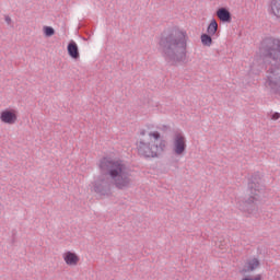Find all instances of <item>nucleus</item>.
Here are the masks:
<instances>
[{
  "label": "nucleus",
  "mask_w": 280,
  "mask_h": 280,
  "mask_svg": "<svg viewBox=\"0 0 280 280\" xmlns=\"http://www.w3.org/2000/svg\"><path fill=\"white\" fill-rule=\"evenodd\" d=\"M98 167L103 174L92 183L93 191L98 196H113V187L120 191L132 187L130 168L122 161L103 158Z\"/></svg>",
  "instance_id": "f257e3e1"
},
{
  "label": "nucleus",
  "mask_w": 280,
  "mask_h": 280,
  "mask_svg": "<svg viewBox=\"0 0 280 280\" xmlns=\"http://www.w3.org/2000/svg\"><path fill=\"white\" fill-rule=\"evenodd\" d=\"M259 56L266 67V91L272 95H280V39L264 38L259 46Z\"/></svg>",
  "instance_id": "f03ea898"
},
{
  "label": "nucleus",
  "mask_w": 280,
  "mask_h": 280,
  "mask_svg": "<svg viewBox=\"0 0 280 280\" xmlns=\"http://www.w3.org/2000/svg\"><path fill=\"white\" fill-rule=\"evenodd\" d=\"M188 42L187 31L172 27L160 35L158 49L166 62L178 65V62H187Z\"/></svg>",
  "instance_id": "7ed1b4c3"
},
{
  "label": "nucleus",
  "mask_w": 280,
  "mask_h": 280,
  "mask_svg": "<svg viewBox=\"0 0 280 280\" xmlns=\"http://www.w3.org/2000/svg\"><path fill=\"white\" fill-rule=\"evenodd\" d=\"M248 197L238 202V209L245 213H257L261 194H264V185H261V177L258 173L252 175L248 182L247 189Z\"/></svg>",
  "instance_id": "20e7f679"
},
{
  "label": "nucleus",
  "mask_w": 280,
  "mask_h": 280,
  "mask_svg": "<svg viewBox=\"0 0 280 280\" xmlns=\"http://www.w3.org/2000/svg\"><path fill=\"white\" fill-rule=\"evenodd\" d=\"M149 137H153L154 141L141 139L137 142L138 154L144 159H159V156L165 152L167 142L165 140L156 142L161 139V133L159 131L149 132Z\"/></svg>",
  "instance_id": "39448f33"
},
{
  "label": "nucleus",
  "mask_w": 280,
  "mask_h": 280,
  "mask_svg": "<svg viewBox=\"0 0 280 280\" xmlns=\"http://www.w3.org/2000/svg\"><path fill=\"white\" fill-rule=\"evenodd\" d=\"M187 150V138L183 132H175L173 137V152L177 156H183Z\"/></svg>",
  "instance_id": "423d86ee"
},
{
  "label": "nucleus",
  "mask_w": 280,
  "mask_h": 280,
  "mask_svg": "<svg viewBox=\"0 0 280 280\" xmlns=\"http://www.w3.org/2000/svg\"><path fill=\"white\" fill-rule=\"evenodd\" d=\"M0 119L3 124H16V114L13 110L10 109H5L3 112H1L0 114Z\"/></svg>",
  "instance_id": "0eeeda50"
},
{
  "label": "nucleus",
  "mask_w": 280,
  "mask_h": 280,
  "mask_svg": "<svg viewBox=\"0 0 280 280\" xmlns=\"http://www.w3.org/2000/svg\"><path fill=\"white\" fill-rule=\"evenodd\" d=\"M268 12L280 21V0H270Z\"/></svg>",
  "instance_id": "6e6552de"
},
{
  "label": "nucleus",
  "mask_w": 280,
  "mask_h": 280,
  "mask_svg": "<svg viewBox=\"0 0 280 280\" xmlns=\"http://www.w3.org/2000/svg\"><path fill=\"white\" fill-rule=\"evenodd\" d=\"M63 261H66L67 266H78L80 257L73 252H66L63 254Z\"/></svg>",
  "instance_id": "1a4fd4ad"
},
{
  "label": "nucleus",
  "mask_w": 280,
  "mask_h": 280,
  "mask_svg": "<svg viewBox=\"0 0 280 280\" xmlns=\"http://www.w3.org/2000/svg\"><path fill=\"white\" fill-rule=\"evenodd\" d=\"M217 16L222 21V23H231L232 21L231 11H229L226 8L218 9Z\"/></svg>",
  "instance_id": "9d476101"
},
{
  "label": "nucleus",
  "mask_w": 280,
  "mask_h": 280,
  "mask_svg": "<svg viewBox=\"0 0 280 280\" xmlns=\"http://www.w3.org/2000/svg\"><path fill=\"white\" fill-rule=\"evenodd\" d=\"M68 55L70 58H73V60H78V58H80V49L78 48V44L74 40H71L68 44Z\"/></svg>",
  "instance_id": "9b49d317"
},
{
  "label": "nucleus",
  "mask_w": 280,
  "mask_h": 280,
  "mask_svg": "<svg viewBox=\"0 0 280 280\" xmlns=\"http://www.w3.org/2000/svg\"><path fill=\"white\" fill-rule=\"evenodd\" d=\"M259 266H260L259 259H257V258L249 259V260H247V262L243 269V272H253V271L257 270V268H259Z\"/></svg>",
  "instance_id": "f8f14e48"
},
{
  "label": "nucleus",
  "mask_w": 280,
  "mask_h": 280,
  "mask_svg": "<svg viewBox=\"0 0 280 280\" xmlns=\"http://www.w3.org/2000/svg\"><path fill=\"white\" fill-rule=\"evenodd\" d=\"M207 32L210 36H215V33L218 32V22L215 21V19H212V21L208 25Z\"/></svg>",
  "instance_id": "ddd939ff"
},
{
  "label": "nucleus",
  "mask_w": 280,
  "mask_h": 280,
  "mask_svg": "<svg viewBox=\"0 0 280 280\" xmlns=\"http://www.w3.org/2000/svg\"><path fill=\"white\" fill-rule=\"evenodd\" d=\"M212 35L209 34H202L201 35V43L202 45H205L206 47H211V45H213V38H211Z\"/></svg>",
  "instance_id": "4468645a"
},
{
  "label": "nucleus",
  "mask_w": 280,
  "mask_h": 280,
  "mask_svg": "<svg viewBox=\"0 0 280 280\" xmlns=\"http://www.w3.org/2000/svg\"><path fill=\"white\" fill-rule=\"evenodd\" d=\"M44 34L45 36L50 37L54 36V34H56V31L51 26H44Z\"/></svg>",
  "instance_id": "2eb2a0df"
},
{
  "label": "nucleus",
  "mask_w": 280,
  "mask_h": 280,
  "mask_svg": "<svg viewBox=\"0 0 280 280\" xmlns=\"http://www.w3.org/2000/svg\"><path fill=\"white\" fill-rule=\"evenodd\" d=\"M242 280H261V275H257L255 278H243Z\"/></svg>",
  "instance_id": "dca6fc26"
},
{
  "label": "nucleus",
  "mask_w": 280,
  "mask_h": 280,
  "mask_svg": "<svg viewBox=\"0 0 280 280\" xmlns=\"http://www.w3.org/2000/svg\"><path fill=\"white\" fill-rule=\"evenodd\" d=\"M280 118V114L279 113H273L271 116V119H273V121H277V119Z\"/></svg>",
  "instance_id": "f3484780"
},
{
  "label": "nucleus",
  "mask_w": 280,
  "mask_h": 280,
  "mask_svg": "<svg viewBox=\"0 0 280 280\" xmlns=\"http://www.w3.org/2000/svg\"><path fill=\"white\" fill-rule=\"evenodd\" d=\"M4 21L8 25H10V23H12V18H10V15H5Z\"/></svg>",
  "instance_id": "a211bd4d"
},
{
  "label": "nucleus",
  "mask_w": 280,
  "mask_h": 280,
  "mask_svg": "<svg viewBox=\"0 0 280 280\" xmlns=\"http://www.w3.org/2000/svg\"><path fill=\"white\" fill-rule=\"evenodd\" d=\"M140 135H141V137H145V130H142V131L140 132Z\"/></svg>",
  "instance_id": "6ab92c4d"
},
{
  "label": "nucleus",
  "mask_w": 280,
  "mask_h": 280,
  "mask_svg": "<svg viewBox=\"0 0 280 280\" xmlns=\"http://www.w3.org/2000/svg\"><path fill=\"white\" fill-rule=\"evenodd\" d=\"M1 209H3V206L0 203V213H1Z\"/></svg>",
  "instance_id": "aec40b11"
}]
</instances>
